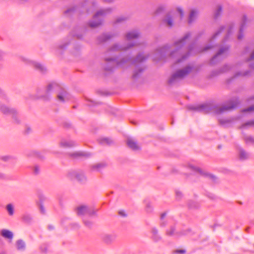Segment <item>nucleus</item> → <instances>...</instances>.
I'll return each mask as SVG.
<instances>
[{"instance_id":"1","label":"nucleus","mask_w":254,"mask_h":254,"mask_svg":"<svg viewBox=\"0 0 254 254\" xmlns=\"http://www.w3.org/2000/svg\"><path fill=\"white\" fill-rule=\"evenodd\" d=\"M76 212L78 216H83L88 214L89 216H93L96 214V212L93 210H90L88 206L86 205H80L76 208Z\"/></svg>"},{"instance_id":"2","label":"nucleus","mask_w":254,"mask_h":254,"mask_svg":"<svg viewBox=\"0 0 254 254\" xmlns=\"http://www.w3.org/2000/svg\"><path fill=\"white\" fill-rule=\"evenodd\" d=\"M127 144L129 148L133 150H137L140 149V146L137 142L132 139H127Z\"/></svg>"},{"instance_id":"3","label":"nucleus","mask_w":254,"mask_h":254,"mask_svg":"<svg viewBox=\"0 0 254 254\" xmlns=\"http://www.w3.org/2000/svg\"><path fill=\"white\" fill-rule=\"evenodd\" d=\"M190 71V68H188L186 70H182L178 71L176 74H174V78H182L186 76Z\"/></svg>"},{"instance_id":"4","label":"nucleus","mask_w":254,"mask_h":254,"mask_svg":"<svg viewBox=\"0 0 254 254\" xmlns=\"http://www.w3.org/2000/svg\"><path fill=\"white\" fill-rule=\"evenodd\" d=\"M60 145L62 147L66 148L73 146L74 145V143L71 141L63 140L60 142Z\"/></svg>"},{"instance_id":"5","label":"nucleus","mask_w":254,"mask_h":254,"mask_svg":"<svg viewBox=\"0 0 254 254\" xmlns=\"http://www.w3.org/2000/svg\"><path fill=\"white\" fill-rule=\"evenodd\" d=\"M1 235L4 238L8 239L10 241L12 240L13 236L12 232L6 229H3L1 231Z\"/></svg>"},{"instance_id":"6","label":"nucleus","mask_w":254,"mask_h":254,"mask_svg":"<svg viewBox=\"0 0 254 254\" xmlns=\"http://www.w3.org/2000/svg\"><path fill=\"white\" fill-rule=\"evenodd\" d=\"M0 110L5 114H15L16 111L14 109H10L5 105H2L0 106Z\"/></svg>"},{"instance_id":"7","label":"nucleus","mask_w":254,"mask_h":254,"mask_svg":"<svg viewBox=\"0 0 254 254\" xmlns=\"http://www.w3.org/2000/svg\"><path fill=\"white\" fill-rule=\"evenodd\" d=\"M16 245L17 249L19 250H23L25 248V244L22 240H18L16 242Z\"/></svg>"},{"instance_id":"8","label":"nucleus","mask_w":254,"mask_h":254,"mask_svg":"<svg viewBox=\"0 0 254 254\" xmlns=\"http://www.w3.org/2000/svg\"><path fill=\"white\" fill-rule=\"evenodd\" d=\"M58 99L64 102L66 99V93L65 91H62L58 95Z\"/></svg>"},{"instance_id":"9","label":"nucleus","mask_w":254,"mask_h":254,"mask_svg":"<svg viewBox=\"0 0 254 254\" xmlns=\"http://www.w3.org/2000/svg\"><path fill=\"white\" fill-rule=\"evenodd\" d=\"M103 240L105 243H109L114 240V238L112 235H105L103 237Z\"/></svg>"},{"instance_id":"10","label":"nucleus","mask_w":254,"mask_h":254,"mask_svg":"<svg viewBox=\"0 0 254 254\" xmlns=\"http://www.w3.org/2000/svg\"><path fill=\"white\" fill-rule=\"evenodd\" d=\"M7 210L10 215H12L14 213L13 206L11 204H8L6 206Z\"/></svg>"},{"instance_id":"11","label":"nucleus","mask_w":254,"mask_h":254,"mask_svg":"<svg viewBox=\"0 0 254 254\" xmlns=\"http://www.w3.org/2000/svg\"><path fill=\"white\" fill-rule=\"evenodd\" d=\"M127 37L129 39L135 38L138 37V33L134 32H129L127 34Z\"/></svg>"},{"instance_id":"12","label":"nucleus","mask_w":254,"mask_h":254,"mask_svg":"<svg viewBox=\"0 0 254 254\" xmlns=\"http://www.w3.org/2000/svg\"><path fill=\"white\" fill-rule=\"evenodd\" d=\"M69 155L72 158H76L82 155V153L79 152H74L69 153Z\"/></svg>"},{"instance_id":"13","label":"nucleus","mask_w":254,"mask_h":254,"mask_svg":"<svg viewBox=\"0 0 254 254\" xmlns=\"http://www.w3.org/2000/svg\"><path fill=\"white\" fill-rule=\"evenodd\" d=\"M105 166L106 165L105 164L100 163L95 165L93 167L97 171H100L101 169L104 168Z\"/></svg>"},{"instance_id":"14","label":"nucleus","mask_w":254,"mask_h":254,"mask_svg":"<svg viewBox=\"0 0 254 254\" xmlns=\"http://www.w3.org/2000/svg\"><path fill=\"white\" fill-rule=\"evenodd\" d=\"M83 223L87 227H90L92 225V222L86 219H83Z\"/></svg>"},{"instance_id":"15","label":"nucleus","mask_w":254,"mask_h":254,"mask_svg":"<svg viewBox=\"0 0 254 254\" xmlns=\"http://www.w3.org/2000/svg\"><path fill=\"white\" fill-rule=\"evenodd\" d=\"M77 179L81 182H82L85 180V177L83 174H79L76 175Z\"/></svg>"},{"instance_id":"16","label":"nucleus","mask_w":254,"mask_h":254,"mask_svg":"<svg viewBox=\"0 0 254 254\" xmlns=\"http://www.w3.org/2000/svg\"><path fill=\"white\" fill-rule=\"evenodd\" d=\"M254 127V120L248 122L243 125L242 127Z\"/></svg>"},{"instance_id":"17","label":"nucleus","mask_w":254,"mask_h":254,"mask_svg":"<svg viewBox=\"0 0 254 254\" xmlns=\"http://www.w3.org/2000/svg\"><path fill=\"white\" fill-rule=\"evenodd\" d=\"M240 158L242 159H246L247 157V153L243 150H241L240 153Z\"/></svg>"},{"instance_id":"18","label":"nucleus","mask_w":254,"mask_h":254,"mask_svg":"<svg viewBox=\"0 0 254 254\" xmlns=\"http://www.w3.org/2000/svg\"><path fill=\"white\" fill-rule=\"evenodd\" d=\"M234 107H223L222 108H220L219 110V113H221L223 111H227L231 109H233Z\"/></svg>"},{"instance_id":"19","label":"nucleus","mask_w":254,"mask_h":254,"mask_svg":"<svg viewBox=\"0 0 254 254\" xmlns=\"http://www.w3.org/2000/svg\"><path fill=\"white\" fill-rule=\"evenodd\" d=\"M196 14V12L194 11V10H192L191 11V13H190V20H189V22L190 23L192 20V17L193 16H194Z\"/></svg>"},{"instance_id":"20","label":"nucleus","mask_w":254,"mask_h":254,"mask_svg":"<svg viewBox=\"0 0 254 254\" xmlns=\"http://www.w3.org/2000/svg\"><path fill=\"white\" fill-rule=\"evenodd\" d=\"M36 67L38 68H39L40 70H41V71H43L45 70V67L44 66H43L42 65H41V64H36Z\"/></svg>"},{"instance_id":"21","label":"nucleus","mask_w":254,"mask_h":254,"mask_svg":"<svg viewBox=\"0 0 254 254\" xmlns=\"http://www.w3.org/2000/svg\"><path fill=\"white\" fill-rule=\"evenodd\" d=\"M119 214L122 216H123V217H126L127 216L126 212L125 210H120L119 211Z\"/></svg>"},{"instance_id":"22","label":"nucleus","mask_w":254,"mask_h":254,"mask_svg":"<svg viewBox=\"0 0 254 254\" xmlns=\"http://www.w3.org/2000/svg\"><path fill=\"white\" fill-rule=\"evenodd\" d=\"M100 24V23H93L92 22L90 23V25L92 27H97V26L99 25Z\"/></svg>"},{"instance_id":"23","label":"nucleus","mask_w":254,"mask_h":254,"mask_svg":"<svg viewBox=\"0 0 254 254\" xmlns=\"http://www.w3.org/2000/svg\"><path fill=\"white\" fill-rule=\"evenodd\" d=\"M167 23L169 26H172L173 25V22L171 18H169L167 20Z\"/></svg>"},{"instance_id":"24","label":"nucleus","mask_w":254,"mask_h":254,"mask_svg":"<svg viewBox=\"0 0 254 254\" xmlns=\"http://www.w3.org/2000/svg\"><path fill=\"white\" fill-rule=\"evenodd\" d=\"M176 253H179V254H184L185 253V251L184 250H177L176 251Z\"/></svg>"},{"instance_id":"25","label":"nucleus","mask_w":254,"mask_h":254,"mask_svg":"<svg viewBox=\"0 0 254 254\" xmlns=\"http://www.w3.org/2000/svg\"><path fill=\"white\" fill-rule=\"evenodd\" d=\"M247 111H254V106L250 107L246 110Z\"/></svg>"},{"instance_id":"26","label":"nucleus","mask_w":254,"mask_h":254,"mask_svg":"<svg viewBox=\"0 0 254 254\" xmlns=\"http://www.w3.org/2000/svg\"><path fill=\"white\" fill-rule=\"evenodd\" d=\"M34 170L36 174H38L39 172V169L37 167H35Z\"/></svg>"},{"instance_id":"27","label":"nucleus","mask_w":254,"mask_h":254,"mask_svg":"<svg viewBox=\"0 0 254 254\" xmlns=\"http://www.w3.org/2000/svg\"><path fill=\"white\" fill-rule=\"evenodd\" d=\"M179 11L180 12V14H181V17H182L183 16V10L181 9H178Z\"/></svg>"},{"instance_id":"28","label":"nucleus","mask_w":254,"mask_h":254,"mask_svg":"<svg viewBox=\"0 0 254 254\" xmlns=\"http://www.w3.org/2000/svg\"><path fill=\"white\" fill-rule=\"evenodd\" d=\"M53 85L52 84H50L48 87V90L49 91H50L51 89V88L52 87Z\"/></svg>"},{"instance_id":"29","label":"nucleus","mask_w":254,"mask_h":254,"mask_svg":"<svg viewBox=\"0 0 254 254\" xmlns=\"http://www.w3.org/2000/svg\"><path fill=\"white\" fill-rule=\"evenodd\" d=\"M165 216V214H163L161 215V218H163Z\"/></svg>"},{"instance_id":"30","label":"nucleus","mask_w":254,"mask_h":254,"mask_svg":"<svg viewBox=\"0 0 254 254\" xmlns=\"http://www.w3.org/2000/svg\"><path fill=\"white\" fill-rule=\"evenodd\" d=\"M222 52H223V50H222V49H221V50H220V52H219V54H221Z\"/></svg>"},{"instance_id":"31","label":"nucleus","mask_w":254,"mask_h":254,"mask_svg":"<svg viewBox=\"0 0 254 254\" xmlns=\"http://www.w3.org/2000/svg\"><path fill=\"white\" fill-rule=\"evenodd\" d=\"M100 13V12H98V13H97V15H99Z\"/></svg>"},{"instance_id":"32","label":"nucleus","mask_w":254,"mask_h":254,"mask_svg":"<svg viewBox=\"0 0 254 254\" xmlns=\"http://www.w3.org/2000/svg\"><path fill=\"white\" fill-rule=\"evenodd\" d=\"M0 254H5V253H0Z\"/></svg>"}]
</instances>
